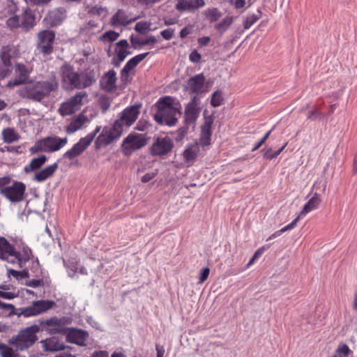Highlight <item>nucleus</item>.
<instances>
[{"label":"nucleus","mask_w":357,"mask_h":357,"mask_svg":"<svg viewBox=\"0 0 357 357\" xmlns=\"http://www.w3.org/2000/svg\"><path fill=\"white\" fill-rule=\"evenodd\" d=\"M140 106L133 105L126 107L121 113L120 117L116 119L112 128H104L100 135L96 140V147L98 149L107 146L118 139L123 133L124 128H129L138 118Z\"/></svg>","instance_id":"1"},{"label":"nucleus","mask_w":357,"mask_h":357,"mask_svg":"<svg viewBox=\"0 0 357 357\" xmlns=\"http://www.w3.org/2000/svg\"><path fill=\"white\" fill-rule=\"evenodd\" d=\"M157 112L154 119L161 125L174 126L181 116V104L170 96L160 98L155 104Z\"/></svg>","instance_id":"2"},{"label":"nucleus","mask_w":357,"mask_h":357,"mask_svg":"<svg viewBox=\"0 0 357 357\" xmlns=\"http://www.w3.org/2000/svg\"><path fill=\"white\" fill-rule=\"evenodd\" d=\"M61 76L63 87L70 90L89 87L96 81V74L93 71L79 73L69 65L62 66Z\"/></svg>","instance_id":"3"},{"label":"nucleus","mask_w":357,"mask_h":357,"mask_svg":"<svg viewBox=\"0 0 357 357\" xmlns=\"http://www.w3.org/2000/svg\"><path fill=\"white\" fill-rule=\"evenodd\" d=\"M58 87L55 79L47 81H31L27 83L20 91V96L36 102H41L50 96Z\"/></svg>","instance_id":"4"},{"label":"nucleus","mask_w":357,"mask_h":357,"mask_svg":"<svg viewBox=\"0 0 357 357\" xmlns=\"http://www.w3.org/2000/svg\"><path fill=\"white\" fill-rule=\"evenodd\" d=\"M55 305V303L52 301L40 300L33 301L30 306L15 308L12 304H8L0 301V310H9L10 314L30 317L44 313L52 309Z\"/></svg>","instance_id":"5"},{"label":"nucleus","mask_w":357,"mask_h":357,"mask_svg":"<svg viewBox=\"0 0 357 357\" xmlns=\"http://www.w3.org/2000/svg\"><path fill=\"white\" fill-rule=\"evenodd\" d=\"M40 331L38 325H33L20 331L16 336L12 337L9 344L16 351H24L31 347L38 340L37 333Z\"/></svg>","instance_id":"6"},{"label":"nucleus","mask_w":357,"mask_h":357,"mask_svg":"<svg viewBox=\"0 0 357 357\" xmlns=\"http://www.w3.org/2000/svg\"><path fill=\"white\" fill-rule=\"evenodd\" d=\"M68 141V139L67 137L63 138L56 135L47 137L38 141L34 146L30 149V151L32 153H36L39 151L47 153L56 152L64 147L67 144Z\"/></svg>","instance_id":"7"},{"label":"nucleus","mask_w":357,"mask_h":357,"mask_svg":"<svg viewBox=\"0 0 357 357\" xmlns=\"http://www.w3.org/2000/svg\"><path fill=\"white\" fill-rule=\"evenodd\" d=\"M72 321V318L68 317L60 318L52 317L47 319L40 320V324L51 335H65L68 328V325L70 324Z\"/></svg>","instance_id":"8"},{"label":"nucleus","mask_w":357,"mask_h":357,"mask_svg":"<svg viewBox=\"0 0 357 357\" xmlns=\"http://www.w3.org/2000/svg\"><path fill=\"white\" fill-rule=\"evenodd\" d=\"M88 102V93L82 91L61 103L59 112L62 116H68L80 109Z\"/></svg>","instance_id":"9"},{"label":"nucleus","mask_w":357,"mask_h":357,"mask_svg":"<svg viewBox=\"0 0 357 357\" xmlns=\"http://www.w3.org/2000/svg\"><path fill=\"white\" fill-rule=\"evenodd\" d=\"M100 128L101 127L98 126L93 132L89 133L86 137L81 138L63 155V158L72 160L79 156L91 144L96 135L100 132Z\"/></svg>","instance_id":"10"},{"label":"nucleus","mask_w":357,"mask_h":357,"mask_svg":"<svg viewBox=\"0 0 357 357\" xmlns=\"http://www.w3.org/2000/svg\"><path fill=\"white\" fill-rule=\"evenodd\" d=\"M146 144L147 138L145 135L131 132L123 139L122 142V152L125 155H130L134 151L146 146Z\"/></svg>","instance_id":"11"},{"label":"nucleus","mask_w":357,"mask_h":357,"mask_svg":"<svg viewBox=\"0 0 357 357\" xmlns=\"http://www.w3.org/2000/svg\"><path fill=\"white\" fill-rule=\"evenodd\" d=\"M55 38V33L52 30H43L38 33V41L37 43V50L43 54V56H48L53 52V43Z\"/></svg>","instance_id":"12"},{"label":"nucleus","mask_w":357,"mask_h":357,"mask_svg":"<svg viewBox=\"0 0 357 357\" xmlns=\"http://www.w3.org/2000/svg\"><path fill=\"white\" fill-rule=\"evenodd\" d=\"M25 190L26 186L23 183L13 181L2 190L0 194L11 202H18L23 199Z\"/></svg>","instance_id":"13"},{"label":"nucleus","mask_w":357,"mask_h":357,"mask_svg":"<svg viewBox=\"0 0 357 357\" xmlns=\"http://www.w3.org/2000/svg\"><path fill=\"white\" fill-rule=\"evenodd\" d=\"M11 250H8L7 261L10 264H17L20 268H22L32 255L31 250L27 246H24L22 252H17L11 245Z\"/></svg>","instance_id":"14"},{"label":"nucleus","mask_w":357,"mask_h":357,"mask_svg":"<svg viewBox=\"0 0 357 357\" xmlns=\"http://www.w3.org/2000/svg\"><path fill=\"white\" fill-rule=\"evenodd\" d=\"M174 146L172 140L167 137H158L151 147V153L155 156L167 155Z\"/></svg>","instance_id":"15"},{"label":"nucleus","mask_w":357,"mask_h":357,"mask_svg":"<svg viewBox=\"0 0 357 357\" xmlns=\"http://www.w3.org/2000/svg\"><path fill=\"white\" fill-rule=\"evenodd\" d=\"M64 335H66V340L68 342L75 344L79 346H85L86 342L89 338V333L87 331L70 327H68Z\"/></svg>","instance_id":"16"},{"label":"nucleus","mask_w":357,"mask_h":357,"mask_svg":"<svg viewBox=\"0 0 357 357\" xmlns=\"http://www.w3.org/2000/svg\"><path fill=\"white\" fill-rule=\"evenodd\" d=\"M31 71L32 68L30 64H24L22 63H16L15 67L16 78L14 81L9 82L8 86H14L24 83L28 79Z\"/></svg>","instance_id":"17"},{"label":"nucleus","mask_w":357,"mask_h":357,"mask_svg":"<svg viewBox=\"0 0 357 357\" xmlns=\"http://www.w3.org/2000/svg\"><path fill=\"white\" fill-rule=\"evenodd\" d=\"M205 77L203 73L190 77L186 84L185 89L190 93L199 94L204 91Z\"/></svg>","instance_id":"18"},{"label":"nucleus","mask_w":357,"mask_h":357,"mask_svg":"<svg viewBox=\"0 0 357 357\" xmlns=\"http://www.w3.org/2000/svg\"><path fill=\"white\" fill-rule=\"evenodd\" d=\"M205 6L204 0H178L176 8L179 11L195 12Z\"/></svg>","instance_id":"19"},{"label":"nucleus","mask_w":357,"mask_h":357,"mask_svg":"<svg viewBox=\"0 0 357 357\" xmlns=\"http://www.w3.org/2000/svg\"><path fill=\"white\" fill-rule=\"evenodd\" d=\"M149 52L139 54L130 59L121 71V79L123 80L127 79L129 73L133 70L139 63L149 55Z\"/></svg>","instance_id":"20"},{"label":"nucleus","mask_w":357,"mask_h":357,"mask_svg":"<svg viewBox=\"0 0 357 357\" xmlns=\"http://www.w3.org/2000/svg\"><path fill=\"white\" fill-rule=\"evenodd\" d=\"M35 15L32 10L28 8L24 9L21 16H20V26L24 31H29L36 24Z\"/></svg>","instance_id":"21"},{"label":"nucleus","mask_w":357,"mask_h":357,"mask_svg":"<svg viewBox=\"0 0 357 357\" xmlns=\"http://www.w3.org/2000/svg\"><path fill=\"white\" fill-rule=\"evenodd\" d=\"M116 73L114 70H109L100 79L101 87L107 91H112L116 88Z\"/></svg>","instance_id":"22"},{"label":"nucleus","mask_w":357,"mask_h":357,"mask_svg":"<svg viewBox=\"0 0 357 357\" xmlns=\"http://www.w3.org/2000/svg\"><path fill=\"white\" fill-rule=\"evenodd\" d=\"M43 350L45 351H59L65 349L64 344L57 337H52L40 342Z\"/></svg>","instance_id":"23"},{"label":"nucleus","mask_w":357,"mask_h":357,"mask_svg":"<svg viewBox=\"0 0 357 357\" xmlns=\"http://www.w3.org/2000/svg\"><path fill=\"white\" fill-rule=\"evenodd\" d=\"M199 115L198 104L197 97L194 96L191 101L187 105L185 109V117L186 121L193 123L195 121Z\"/></svg>","instance_id":"24"},{"label":"nucleus","mask_w":357,"mask_h":357,"mask_svg":"<svg viewBox=\"0 0 357 357\" xmlns=\"http://www.w3.org/2000/svg\"><path fill=\"white\" fill-rule=\"evenodd\" d=\"M199 146L197 143L190 144L186 146L183 156L188 166L192 165L198 156Z\"/></svg>","instance_id":"25"},{"label":"nucleus","mask_w":357,"mask_h":357,"mask_svg":"<svg viewBox=\"0 0 357 357\" xmlns=\"http://www.w3.org/2000/svg\"><path fill=\"white\" fill-rule=\"evenodd\" d=\"M135 18H130L123 10H119L111 18L110 24L113 26H126L134 22Z\"/></svg>","instance_id":"26"},{"label":"nucleus","mask_w":357,"mask_h":357,"mask_svg":"<svg viewBox=\"0 0 357 357\" xmlns=\"http://www.w3.org/2000/svg\"><path fill=\"white\" fill-rule=\"evenodd\" d=\"M58 168V164H54L46 167L40 171L37 172L33 177V180L37 182H43L53 175Z\"/></svg>","instance_id":"27"},{"label":"nucleus","mask_w":357,"mask_h":357,"mask_svg":"<svg viewBox=\"0 0 357 357\" xmlns=\"http://www.w3.org/2000/svg\"><path fill=\"white\" fill-rule=\"evenodd\" d=\"M64 266L67 269L68 276L70 278H74L77 273L82 275L87 274L86 269L74 260H70L68 262L64 261Z\"/></svg>","instance_id":"28"},{"label":"nucleus","mask_w":357,"mask_h":357,"mask_svg":"<svg viewBox=\"0 0 357 357\" xmlns=\"http://www.w3.org/2000/svg\"><path fill=\"white\" fill-rule=\"evenodd\" d=\"M17 54V50L14 46H3L0 52V57L2 63H11L10 59Z\"/></svg>","instance_id":"29"},{"label":"nucleus","mask_w":357,"mask_h":357,"mask_svg":"<svg viewBox=\"0 0 357 357\" xmlns=\"http://www.w3.org/2000/svg\"><path fill=\"white\" fill-rule=\"evenodd\" d=\"M319 203L320 199H319L318 194L315 193L314 196L304 205L303 210L298 215V217H299V219L301 217L305 215L307 213H310V211L317 208Z\"/></svg>","instance_id":"30"},{"label":"nucleus","mask_w":357,"mask_h":357,"mask_svg":"<svg viewBox=\"0 0 357 357\" xmlns=\"http://www.w3.org/2000/svg\"><path fill=\"white\" fill-rule=\"evenodd\" d=\"M88 121V118L82 114L78 115L73 119L68 126L66 131L68 133H73L80 129L82 126Z\"/></svg>","instance_id":"31"},{"label":"nucleus","mask_w":357,"mask_h":357,"mask_svg":"<svg viewBox=\"0 0 357 357\" xmlns=\"http://www.w3.org/2000/svg\"><path fill=\"white\" fill-rule=\"evenodd\" d=\"M2 139L7 144L17 142L20 139L19 133L13 128H6L2 130Z\"/></svg>","instance_id":"32"},{"label":"nucleus","mask_w":357,"mask_h":357,"mask_svg":"<svg viewBox=\"0 0 357 357\" xmlns=\"http://www.w3.org/2000/svg\"><path fill=\"white\" fill-rule=\"evenodd\" d=\"M47 161V157L44 155H42L38 158H33L31 160L30 163L24 167V172L26 173H29L33 172L36 169H38L40 167H42L45 162Z\"/></svg>","instance_id":"33"},{"label":"nucleus","mask_w":357,"mask_h":357,"mask_svg":"<svg viewBox=\"0 0 357 357\" xmlns=\"http://www.w3.org/2000/svg\"><path fill=\"white\" fill-rule=\"evenodd\" d=\"M211 137V123L206 122L202 127L200 142L204 146L210 144Z\"/></svg>","instance_id":"34"},{"label":"nucleus","mask_w":357,"mask_h":357,"mask_svg":"<svg viewBox=\"0 0 357 357\" xmlns=\"http://www.w3.org/2000/svg\"><path fill=\"white\" fill-rule=\"evenodd\" d=\"M203 15L210 23H213L219 20L222 13L217 8H211L205 10Z\"/></svg>","instance_id":"35"},{"label":"nucleus","mask_w":357,"mask_h":357,"mask_svg":"<svg viewBox=\"0 0 357 357\" xmlns=\"http://www.w3.org/2000/svg\"><path fill=\"white\" fill-rule=\"evenodd\" d=\"M234 18L231 16H226L222 21L215 24V29L220 33H223L229 28L233 23Z\"/></svg>","instance_id":"36"},{"label":"nucleus","mask_w":357,"mask_h":357,"mask_svg":"<svg viewBox=\"0 0 357 357\" xmlns=\"http://www.w3.org/2000/svg\"><path fill=\"white\" fill-rule=\"evenodd\" d=\"M11 244L3 237H0V259L7 261L8 250H11Z\"/></svg>","instance_id":"37"},{"label":"nucleus","mask_w":357,"mask_h":357,"mask_svg":"<svg viewBox=\"0 0 357 357\" xmlns=\"http://www.w3.org/2000/svg\"><path fill=\"white\" fill-rule=\"evenodd\" d=\"M298 220H299V217H297L290 224H289V225H286L285 227H282L281 229L274 232L272 235H271L268 237L267 241H269V240L273 239L275 238H277V237L280 236L282 233L294 229L296 226L297 222H298Z\"/></svg>","instance_id":"38"},{"label":"nucleus","mask_w":357,"mask_h":357,"mask_svg":"<svg viewBox=\"0 0 357 357\" xmlns=\"http://www.w3.org/2000/svg\"><path fill=\"white\" fill-rule=\"evenodd\" d=\"M89 13L92 16L102 19L107 15L108 12L105 7L95 6L89 10Z\"/></svg>","instance_id":"39"},{"label":"nucleus","mask_w":357,"mask_h":357,"mask_svg":"<svg viewBox=\"0 0 357 357\" xmlns=\"http://www.w3.org/2000/svg\"><path fill=\"white\" fill-rule=\"evenodd\" d=\"M261 16V13L257 10L256 13L248 15L243 22V26L245 29L250 28Z\"/></svg>","instance_id":"40"},{"label":"nucleus","mask_w":357,"mask_h":357,"mask_svg":"<svg viewBox=\"0 0 357 357\" xmlns=\"http://www.w3.org/2000/svg\"><path fill=\"white\" fill-rule=\"evenodd\" d=\"M0 355L1 357H20L19 354L13 348L3 343L0 345Z\"/></svg>","instance_id":"41"},{"label":"nucleus","mask_w":357,"mask_h":357,"mask_svg":"<svg viewBox=\"0 0 357 357\" xmlns=\"http://www.w3.org/2000/svg\"><path fill=\"white\" fill-rule=\"evenodd\" d=\"M131 52L128 50V48H121L117 50L118 61L113 60V64L115 66H119L120 63L126 59V57L130 54Z\"/></svg>","instance_id":"42"},{"label":"nucleus","mask_w":357,"mask_h":357,"mask_svg":"<svg viewBox=\"0 0 357 357\" xmlns=\"http://www.w3.org/2000/svg\"><path fill=\"white\" fill-rule=\"evenodd\" d=\"M223 101L222 93L220 91H215L211 96V104L213 107H219Z\"/></svg>","instance_id":"43"},{"label":"nucleus","mask_w":357,"mask_h":357,"mask_svg":"<svg viewBox=\"0 0 357 357\" xmlns=\"http://www.w3.org/2000/svg\"><path fill=\"white\" fill-rule=\"evenodd\" d=\"M150 26V22L142 21L135 24V29L141 34H145L151 29Z\"/></svg>","instance_id":"44"},{"label":"nucleus","mask_w":357,"mask_h":357,"mask_svg":"<svg viewBox=\"0 0 357 357\" xmlns=\"http://www.w3.org/2000/svg\"><path fill=\"white\" fill-rule=\"evenodd\" d=\"M131 42L132 44L145 45L148 44H154L157 42V40L154 36H150L149 38L145 40H141L138 38H134L133 36H131Z\"/></svg>","instance_id":"45"},{"label":"nucleus","mask_w":357,"mask_h":357,"mask_svg":"<svg viewBox=\"0 0 357 357\" xmlns=\"http://www.w3.org/2000/svg\"><path fill=\"white\" fill-rule=\"evenodd\" d=\"M98 105L102 112L105 113L109 108L111 102L109 98L105 96H102L98 99Z\"/></svg>","instance_id":"46"},{"label":"nucleus","mask_w":357,"mask_h":357,"mask_svg":"<svg viewBox=\"0 0 357 357\" xmlns=\"http://www.w3.org/2000/svg\"><path fill=\"white\" fill-rule=\"evenodd\" d=\"M119 36V33L114 31H109L102 35L100 39L107 42L116 40Z\"/></svg>","instance_id":"47"},{"label":"nucleus","mask_w":357,"mask_h":357,"mask_svg":"<svg viewBox=\"0 0 357 357\" xmlns=\"http://www.w3.org/2000/svg\"><path fill=\"white\" fill-rule=\"evenodd\" d=\"M11 63H3L0 64V79H3L11 73Z\"/></svg>","instance_id":"48"},{"label":"nucleus","mask_w":357,"mask_h":357,"mask_svg":"<svg viewBox=\"0 0 357 357\" xmlns=\"http://www.w3.org/2000/svg\"><path fill=\"white\" fill-rule=\"evenodd\" d=\"M6 24H7L8 26H9L10 29H15L17 27H21L20 16L15 15H13V16L9 17L7 20Z\"/></svg>","instance_id":"49"},{"label":"nucleus","mask_w":357,"mask_h":357,"mask_svg":"<svg viewBox=\"0 0 357 357\" xmlns=\"http://www.w3.org/2000/svg\"><path fill=\"white\" fill-rule=\"evenodd\" d=\"M9 275H12L16 279H23L28 277V273L26 271H18L13 269H8Z\"/></svg>","instance_id":"50"},{"label":"nucleus","mask_w":357,"mask_h":357,"mask_svg":"<svg viewBox=\"0 0 357 357\" xmlns=\"http://www.w3.org/2000/svg\"><path fill=\"white\" fill-rule=\"evenodd\" d=\"M350 351V349L345 344L340 345L337 349V353L338 354L339 357H347L349 354Z\"/></svg>","instance_id":"51"},{"label":"nucleus","mask_w":357,"mask_h":357,"mask_svg":"<svg viewBox=\"0 0 357 357\" xmlns=\"http://www.w3.org/2000/svg\"><path fill=\"white\" fill-rule=\"evenodd\" d=\"M151 127V124L145 121V120H140L138 121L135 129L139 131H146L148 130Z\"/></svg>","instance_id":"52"},{"label":"nucleus","mask_w":357,"mask_h":357,"mask_svg":"<svg viewBox=\"0 0 357 357\" xmlns=\"http://www.w3.org/2000/svg\"><path fill=\"white\" fill-rule=\"evenodd\" d=\"M210 273V269L208 268H204L200 271L199 283L202 284L206 280Z\"/></svg>","instance_id":"53"},{"label":"nucleus","mask_w":357,"mask_h":357,"mask_svg":"<svg viewBox=\"0 0 357 357\" xmlns=\"http://www.w3.org/2000/svg\"><path fill=\"white\" fill-rule=\"evenodd\" d=\"M12 183L11 178L10 176H3L0 178V192L2 190L6 188L9 184Z\"/></svg>","instance_id":"54"},{"label":"nucleus","mask_w":357,"mask_h":357,"mask_svg":"<svg viewBox=\"0 0 357 357\" xmlns=\"http://www.w3.org/2000/svg\"><path fill=\"white\" fill-rule=\"evenodd\" d=\"M201 58V54L197 50H193L189 56V59L192 63L199 62Z\"/></svg>","instance_id":"55"},{"label":"nucleus","mask_w":357,"mask_h":357,"mask_svg":"<svg viewBox=\"0 0 357 357\" xmlns=\"http://www.w3.org/2000/svg\"><path fill=\"white\" fill-rule=\"evenodd\" d=\"M26 284L33 288L43 285V280L32 279L26 282Z\"/></svg>","instance_id":"56"},{"label":"nucleus","mask_w":357,"mask_h":357,"mask_svg":"<svg viewBox=\"0 0 357 357\" xmlns=\"http://www.w3.org/2000/svg\"><path fill=\"white\" fill-rule=\"evenodd\" d=\"M17 294L0 290V297L5 299H13L17 296Z\"/></svg>","instance_id":"57"},{"label":"nucleus","mask_w":357,"mask_h":357,"mask_svg":"<svg viewBox=\"0 0 357 357\" xmlns=\"http://www.w3.org/2000/svg\"><path fill=\"white\" fill-rule=\"evenodd\" d=\"M160 35L165 40H170L174 35V30L172 29H167L160 32Z\"/></svg>","instance_id":"58"},{"label":"nucleus","mask_w":357,"mask_h":357,"mask_svg":"<svg viewBox=\"0 0 357 357\" xmlns=\"http://www.w3.org/2000/svg\"><path fill=\"white\" fill-rule=\"evenodd\" d=\"M231 5H234L236 8H241L245 4V0H225Z\"/></svg>","instance_id":"59"},{"label":"nucleus","mask_w":357,"mask_h":357,"mask_svg":"<svg viewBox=\"0 0 357 357\" xmlns=\"http://www.w3.org/2000/svg\"><path fill=\"white\" fill-rule=\"evenodd\" d=\"M156 174H157V173H155V172L146 173L142 177L141 181L142 183H147V182L150 181L151 180H152L153 178H155Z\"/></svg>","instance_id":"60"},{"label":"nucleus","mask_w":357,"mask_h":357,"mask_svg":"<svg viewBox=\"0 0 357 357\" xmlns=\"http://www.w3.org/2000/svg\"><path fill=\"white\" fill-rule=\"evenodd\" d=\"M90 357H109V353L107 351L100 350V351H93Z\"/></svg>","instance_id":"61"},{"label":"nucleus","mask_w":357,"mask_h":357,"mask_svg":"<svg viewBox=\"0 0 357 357\" xmlns=\"http://www.w3.org/2000/svg\"><path fill=\"white\" fill-rule=\"evenodd\" d=\"M261 151L264 153V158L268 159V160L273 159V158H270V156H271V155L273 153L271 148L264 149H262Z\"/></svg>","instance_id":"62"},{"label":"nucleus","mask_w":357,"mask_h":357,"mask_svg":"<svg viewBox=\"0 0 357 357\" xmlns=\"http://www.w3.org/2000/svg\"><path fill=\"white\" fill-rule=\"evenodd\" d=\"M210 40H211V38L209 37L204 36V37L199 38L198 39V43L200 45L205 46L210 42Z\"/></svg>","instance_id":"63"},{"label":"nucleus","mask_w":357,"mask_h":357,"mask_svg":"<svg viewBox=\"0 0 357 357\" xmlns=\"http://www.w3.org/2000/svg\"><path fill=\"white\" fill-rule=\"evenodd\" d=\"M116 46L118 47V50L119 49H121V48H128L129 45H128V43L126 40H119L117 43H116Z\"/></svg>","instance_id":"64"}]
</instances>
